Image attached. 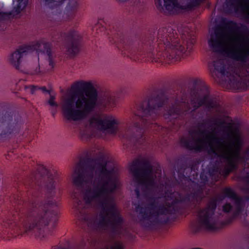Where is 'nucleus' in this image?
<instances>
[{
  "mask_svg": "<svg viewBox=\"0 0 249 249\" xmlns=\"http://www.w3.org/2000/svg\"><path fill=\"white\" fill-rule=\"evenodd\" d=\"M195 42L194 38L183 33L178 35L171 27L159 30L154 47L157 55L152 61L161 64H169L189 55Z\"/></svg>",
  "mask_w": 249,
  "mask_h": 249,
  "instance_id": "nucleus-3",
  "label": "nucleus"
},
{
  "mask_svg": "<svg viewBox=\"0 0 249 249\" xmlns=\"http://www.w3.org/2000/svg\"><path fill=\"white\" fill-rule=\"evenodd\" d=\"M232 206L230 203H226L223 206V211L226 213H229L232 210Z\"/></svg>",
  "mask_w": 249,
  "mask_h": 249,
  "instance_id": "nucleus-33",
  "label": "nucleus"
},
{
  "mask_svg": "<svg viewBox=\"0 0 249 249\" xmlns=\"http://www.w3.org/2000/svg\"><path fill=\"white\" fill-rule=\"evenodd\" d=\"M174 196L178 195L179 199H175L171 204L166 206H158L155 199H153L151 202L148 204L144 208L142 207L139 204L136 206L137 211H139L141 214L142 220L150 221L153 218L158 219L161 216L166 217L165 219L161 221V222L167 223L171 218L172 214L179 213L178 208L179 204L186 201L187 197H181V195L178 193H174Z\"/></svg>",
  "mask_w": 249,
  "mask_h": 249,
  "instance_id": "nucleus-6",
  "label": "nucleus"
},
{
  "mask_svg": "<svg viewBox=\"0 0 249 249\" xmlns=\"http://www.w3.org/2000/svg\"><path fill=\"white\" fill-rule=\"evenodd\" d=\"M206 138L209 141H210L211 142H213L218 145L223 144V142H220V139L219 138H217L214 135H207V136H206Z\"/></svg>",
  "mask_w": 249,
  "mask_h": 249,
  "instance_id": "nucleus-29",
  "label": "nucleus"
},
{
  "mask_svg": "<svg viewBox=\"0 0 249 249\" xmlns=\"http://www.w3.org/2000/svg\"><path fill=\"white\" fill-rule=\"evenodd\" d=\"M93 136V133L85 127L80 131V136L83 140H88Z\"/></svg>",
  "mask_w": 249,
  "mask_h": 249,
  "instance_id": "nucleus-27",
  "label": "nucleus"
},
{
  "mask_svg": "<svg viewBox=\"0 0 249 249\" xmlns=\"http://www.w3.org/2000/svg\"><path fill=\"white\" fill-rule=\"evenodd\" d=\"M247 200H249V197H247Z\"/></svg>",
  "mask_w": 249,
  "mask_h": 249,
  "instance_id": "nucleus-43",
  "label": "nucleus"
},
{
  "mask_svg": "<svg viewBox=\"0 0 249 249\" xmlns=\"http://www.w3.org/2000/svg\"><path fill=\"white\" fill-rule=\"evenodd\" d=\"M180 142L183 147L190 150L200 152L203 148L202 146L198 144L202 142L200 139H197L196 142H194L193 140L182 138L180 139Z\"/></svg>",
  "mask_w": 249,
  "mask_h": 249,
  "instance_id": "nucleus-23",
  "label": "nucleus"
},
{
  "mask_svg": "<svg viewBox=\"0 0 249 249\" xmlns=\"http://www.w3.org/2000/svg\"><path fill=\"white\" fill-rule=\"evenodd\" d=\"M225 3L229 12H231L232 8L236 12L237 6H240L243 11L248 12L247 17L249 19V0H226Z\"/></svg>",
  "mask_w": 249,
  "mask_h": 249,
  "instance_id": "nucleus-22",
  "label": "nucleus"
},
{
  "mask_svg": "<svg viewBox=\"0 0 249 249\" xmlns=\"http://www.w3.org/2000/svg\"><path fill=\"white\" fill-rule=\"evenodd\" d=\"M244 180L249 184V174L247 175L245 178H244Z\"/></svg>",
  "mask_w": 249,
  "mask_h": 249,
  "instance_id": "nucleus-36",
  "label": "nucleus"
},
{
  "mask_svg": "<svg viewBox=\"0 0 249 249\" xmlns=\"http://www.w3.org/2000/svg\"><path fill=\"white\" fill-rule=\"evenodd\" d=\"M213 66L215 71L229 77L228 84L233 90H246L249 88V71H247V74L243 77H241L237 73L230 74L229 75L223 61L220 59L214 61Z\"/></svg>",
  "mask_w": 249,
  "mask_h": 249,
  "instance_id": "nucleus-11",
  "label": "nucleus"
},
{
  "mask_svg": "<svg viewBox=\"0 0 249 249\" xmlns=\"http://www.w3.org/2000/svg\"><path fill=\"white\" fill-rule=\"evenodd\" d=\"M129 169L137 184L135 190L137 197L140 196V186L143 192L153 189L155 182L153 177L152 166L150 162L145 160H136L130 165Z\"/></svg>",
  "mask_w": 249,
  "mask_h": 249,
  "instance_id": "nucleus-7",
  "label": "nucleus"
},
{
  "mask_svg": "<svg viewBox=\"0 0 249 249\" xmlns=\"http://www.w3.org/2000/svg\"><path fill=\"white\" fill-rule=\"evenodd\" d=\"M28 0H13V8L8 12H0V26L3 22L19 14L27 6Z\"/></svg>",
  "mask_w": 249,
  "mask_h": 249,
  "instance_id": "nucleus-19",
  "label": "nucleus"
},
{
  "mask_svg": "<svg viewBox=\"0 0 249 249\" xmlns=\"http://www.w3.org/2000/svg\"><path fill=\"white\" fill-rule=\"evenodd\" d=\"M36 51L38 55L46 54L49 58V65L53 68V62L52 59L51 45L49 43H45L42 41L32 43L30 45L20 46L16 51L13 53L10 57V61L17 69L19 68L21 58L28 53Z\"/></svg>",
  "mask_w": 249,
  "mask_h": 249,
  "instance_id": "nucleus-10",
  "label": "nucleus"
},
{
  "mask_svg": "<svg viewBox=\"0 0 249 249\" xmlns=\"http://www.w3.org/2000/svg\"><path fill=\"white\" fill-rule=\"evenodd\" d=\"M12 131H13V129H11L10 127H8V130H7V131L6 132L4 131L3 133V132L1 133L0 134V135L1 136H4V135H7L8 133L10 134V133H12Z\"/></svg>",
  "mask_w": 249,
  "mask_h": 249,
  "instance_id": "nucleus-35",
  "label": "nucleus"
},
{
  "mask_svg": "<svg viewBox=\"0 0 249 249\" xmlns=\"http://www.w3.org/2000/svg\"><path fill=\"white\" fill-rule=\"evenodd\" d=\"M28 88H30L32 94H34L36 91L39 89L41 90L44 93H47L49 94H51L50 90H47L45 87H40L32 85L29 86Z\"/></svg>",
  "mask_w": 249,
  "mask_h": 249,
  "instance_id": "nucleus-28",
  "label": "nucleus"
},
{
  "mask_svg": "<svg viewBox=\"0 0 249 249\" xmlns=\"http://www.w3.org/2000/svg\"><path fill=\"white\" fill-rule=\"evenodd\" d=\"M96 244V242L95 241L91 242L88 239L86 241L84 239H82L80 243L74 248L71 247L69 244H66L58 247H54L52 249H86L89 248H91V249H123L124 248L123 243L120 240L112 242L110 246L105 245L99 248L94 247Z\"/></svg>",
  "mask_w": 249,
  "mask_h": 249,
  "instance_id": "nucleus-17",
  "label": "nucleus"
},
{
  "mask_svg": "<svg viewBox=\"0 0 249 249\" xmlns=\"http://www.w3.org/2000/svg\"><path fill=\"white\" fill-rule=\"evenodd\" d=\"M107 215H110L112 220L107 218L101 213L99 218L92 221L90 226L99 231H106L109 227L113 234L120 235L123 231V218L118 213L114 205H111L105 211Z\"/></svg>",
  "mask_w": 249,
  "mask_h": 249,
  "instance_id": "nucleus-9",
  "label": "nucleus"
},
{
  "mask_svg": "<svg viewBox=\"0 0 249 249\" xmlns=\"http://www.w3.org/2000/svg\"><path fill=\"white\" fill-rule=\"evenodd\" d=\"M219 124L220 125H222L223 124H225V122L222 121V122H220Z\"/></svg>",
  "mask_w": 249,
  "mask_h": 249,
  "instance_id": "nucleus-39",
  "label": "nucleus"
},
{
  "mask_svg": "<svg viewBox=\"0 0 249 249\" xmlns=\"http://www.w3.org/2000/svg\"><path fill=\"white\" fill-rule=\"evenodd\" d=\"M168 100L169 99L167 98L166 95L161 93L156 97L150 98L147 103L146 107H144V103H142L140 107V110L143 114V117H148L152 116L153 114L158 113L160 108L166 104Z\"/></svg>",
  "mask_w": 249,
  "mask_h": 249,
  "instance_id": "nucleus-16",
  "label": "nucleus"
},
{
  "mask_svg": "<svg viewBox=\"0 0 249 249\" xmlns=\"http://www.w3.org/2000/svg\"><path fill=\"white\" fill-rule=\"evenodd\" d=\"M229 130H231V124L229 123L228 125L226 127Z\"/></svg>",
  "mask_w": 249,
  "mask_h": 249,
  "instance_id": "nucleus-37",
  "label": "nucleus"
},
{
  "mask_svg": "<svg viewBox=\"0 0 249 249\" xmlns=\"http://www.w3.org/2000/svg\"><path fill=\"white\" fill-rule=\"evenodd\" d=\"M223 192L226 197L234 200V201L235 210L232 216V219H234L239 215L243 210L244 202L243 198L238 196L234 191L230 187H226L224 188Z\"/></svg>",
  "mask_w": 249,
  "mask_h": 249,
  "instance_id": "nucleus-20",
  "label": "nucleus"
},
{
  "mask_svg": "<svg viewBox=\"0 0 249 249\" xmlns=\"http://www.w3.org/2000/svg\"><path fill=\"white\" fill-rule=\"evenodd\" d=\"M55 97L53 95H51L49 100H48L49 105L53 107H55L56 108L58 107L57 104L55 102Z\"/></svg>",
  "mask_w": 249,
  "mask_h": 249,
  "instance_id": "nucleus-32",
  "label": "nucleus"
},
{
  "mask_svg": "<svg viewBox=\"0 0 249 249\" xmlns=\"http://www.w3.org/2000/svg\"><path fill=\"white\" fill-rule=\"evenodd\" d=\"M201 0H157L155 4L158 9L164 8L170 14H177L182 10L188 11L200 4Z\"/></svg>",
  "mask_w": 249,
  "mask_h": 249,
  "instance_id": "nucleus-12",
  "label": "nucleus"
},
{
  "mask_svg": "<svg viewBox=\"0 0 249 249\" xmlns=\"http://www.w3.org/2000/svg\"><path fill=\"white\" fill-rule=\"evenodd\" d=\"M222 26L223 28L228 30L232 33L237 32L241 28L235 21L225 18L223 19L222 21Z\"/></svg>",
  "mask_w": 249,
  "mask_h": 249,
  "instance_id": "nucleus-26",
  "label": "nucleus"
},
{
  "mask_svg": "<svg viewBox=\"0 0 249 249\" xmlns=\"http://www.w3.org/2000/svg\"><path fill=\"white\" fill-rule=\"evenodd\" d=\"M197 80L195 81V87L191 91V109L189 105L186 103L183 99L179 101L177 100L174 105L168 109L164 114V118L170 121L174 119H182L186 115L195 111L202 105H206L210 108H215L218 106L216 100L210 95V91L208 87Z\"/></svg>",
  "mask_w": 249,
  "mask_h": 249,
  "instance_id": "nucleus-5",
  "label": "nucleus"
},
{
  "mask_svg": "<svg viewBox=\"0 0 249 249\" xmlns=\"http://www.w3.org/2000/svg\"><path fill=\"white\" fill-rule=\"evenodd\" d=\"M217 205L216 198L211 199L205 207L200 209L197 213V222H192L191 227L195 232L205 229L209 231H215L220 229L222 223L215 214Z\"/></svg>",
  "mask_w": 249,
  "mask_h": 249,
  "instance_id": "nucleus-8",
  "label": "nucleus"
},
{
  "mask_svg": "<svg viewBox=\"0 0 249 249\" xmlns=\"http://www.w3.org/2000/svg\"><path fill=\"white\" fill-rule=\"evenodd\" d=\"M41 168L47 174L48 182L45 188L51 198L45 203H33L25 213H18V218L13 217L11 219L3 220L2 226L14 230L17 235H34L43 240L53 233V231L46 227L49 221L53 218L55 220L58 214L59 201L52 197L55 194V186L59 178L56 171L51 174L44 166Z\"/></svg>",
  "mask_w": 249,
  "mask_h": 249,
  "instance_id": "nucleus-1",
  "label": "nucleus"
},
{
  "mask_svg": "<svg viewBox=\"0 0 249 249\" xmlns=\"http://www.w3.org/2000/svg\"><path fill=\"white\" fill-rule=\"evenodd\" d=\"M228 136L229 138H230L231 137V135L230 134H228Z\"/></svg>",
  "mask_w": 249,
  "mask_h": 249,
  "instance_id": "nucleus-41",
  "label": "nucleus"
},
{
  "mask_svg": "<svg viewBox=\"0 0 249 249\" xmlns=\"http://www.w3.org/2000/svg\"><path fill=\"white\" fill-rule=\"evenodd\" d=\"M90 127L98 130L107 131L111 134H115L118 128V121L111 115H96L89 119Z\"/></svg>",
  "mask_w": 249,
  "mask_h": 249,
  "instance_id": "nucleus-15",
  "label": "nucleus"
},
{
  "mask_svg": "<svg viewBox=\"0 0 249 249\" xmlns=\"http://www.w3.org/2000/svg\"><path fill=\"white\" fill-rule=\"evenodd\" d=\"M212 151H213V153H215V151H214V150H213H213H212Z\"/></svg>",
  "mask_w": 249,
  "mask_h": 249,
  "instance_id": "nucleus-42",
  "label": "nucleus"
},
{
  "mask_svg": "<svg viewBox=\"0 0 249 249\" xmlns=\"http://www.w3.org/2000/svg\"><path fill=\"white\" fill-rule=\"evenodd\" d=\"M45 5L49 6L52 8L59 6L65 2H67L64 15L68 19L72 18L77 9L80 0H42Z\"/></svg>",
  "mask_w": 249,
  "mask_h": 249,
  "instance_id": "nucleus-18",
  "label": "nucleus"
},
{
  "mask_svg": "<svg viewBox=\"0 0 249 249\" xmlns=\"http://www.w3.org/2000/svg\"><path fill=\"white\" fill-rule=\"evenodd\" d=\"M107 160L104 154L95 158H89L85 161V166L82 168L78 164L74 172L73 183L77 187H82L84 184L92 181L94 172L105 178L106 180H101L93 188H88L83 193L84 199L87 204L93 202H101L107 195L114 192L118 185V178L114 168L107 169Z\"/></svg>",
  "mask_w": 249,
  "mask_h": 249,
  "instance_id": "nucleus-2",
  "label": "nucleus"
},
{
  "mask_svg": "<svg viewBox=\"0 0 249 249\" xmlns=\"http://www.w3.org/2000/svg\"><path fill=\"white\" fill-rule=\"evenodd\" d=\"M52 115H53V116H54V115H55V113H56V110H52Z\"/></svg>",
  "mask_w": 249,
  "mask_h": 249,
  "instance_id": "nucleus-38",
  "label": "nucleus"
},
{
  "mask_svg": "<svg viewBox=\"0 0 249 249\" xmlns=\"http://www.w3.org/2000/svg\"><path fill=\"white\" fill-rule=\"evenodd\" d=\"M208 44L213 52H221L224 51V44L218 38L211 37L208 40Z\"/></svg>",
  "mask_w": 249,
  "mask_h": 249,
  "instance_id": "nucleus-24",
  "label": "nucleus"
},
{
  "mask_svg": "<svg viewBox=\"0 0 249 249\" xmlns=\"http://www.w3.org/2000/svg\"><path fill=\"white\" fill-rule=\"evenodd\" d=\"M215 34H216V36H219L222 38H226V36L224 34L223 32H218V31H216L215 32Z\"/></svg>",
  "mask_w": 249,
  "mask_h": 249,
  "instance_id": "nucleus-34",
  "label": "nucleus"
},
{
  "mask_svg": "<svg viewBox=\"0 0 249 249\" xmlns=\"http://www.w3.org/2000/svg\"><path fill=\"white\" fill-rule=\"evenodd\" d=\"M193 198L196 201H201L204 198L203 193L201 191H196L193 193L192 195Z\"/></svg>",
  "mask_w": 249,
  "mask_h": 249,
  "instance_id": "nucleus-30",
  "label": "nucleus"
},
{
  "mask_svg": "<svg viewBox=\"0 0 249 249\" xmlns=\"http://www.w3.org/2000/svg\"><path fill=\"white\" fill-rule=\"evenodd\" d=\"M68 44L67 51L71 54H75L80 50L82 36L80 34L75 30H71L67 36Z\"/></svg>",
  "mask_w": 249,
  "mask_h": 249,
  "instance_id": "nucleus-21",
  "label": "nucleus"
},
{
  "mask_svg": "<svg viewBox=\"0 0 249 249\" xmlns=\"http://www.w3.org/2000/svg\"><path fill=\"white\" fill-rule=\"evenodd\" d=\"M123 53L134 61H142L143 57L141 56V53L135 49L129 47H125L123 51Z\"/></svg>",
  "mask_w": 249,
  "mask_h": 249,
  "instance_id": "nucleus-25",
  "label": "nucleus"
},
{
  "mask_svg": "<svg viewBox=\"0 0 249 249\" xmlns=\"http://www.w3.org/2000/svg\"><path fill=\"white\" fill-rule=\"evenodd\" d=\"M226 150L220 155V157L225 159L228 166L223 171L225 176H228L230 173L236 169V162L240 159L241 150V142L239 138H236L231 142L227 145Z\"/></svg>",
  "mask_w": 249,
  "mask_h": 249,
  "instance_id": "nucleus-13",
  "label": "nucleus"
},
{
  "mask_svg": "<svg viewBox=\"0 0 249 249\" xmlns=\"http://www.w3.org/2000/svg\"><path fill=\"white\" fill-rule=\"evenodd\" d=\"M11 116H8L7 117L5 116L0 117V127L3 125L7 124L9 125V121L11 120Z\"/></svg>",
  "mask_w": 249,
  "mask_h": 249,
  "instance_id": "nucleus-31",
  "label": "nucleus"
},
{
  "mask_svg": "<svg viewBox=\"0 0 249 249\" xmlns=\"http://www.w3.org/2000/svg\"><path fill=\"white\" fill-rule=\"evenodd\" d=\"M241 28L248 34V36H237L232 38L235 42L241 44L236 50L230 51L229 55L234 60L245 63L249 57V29L243 24H241Z\"/></svg>",
  "mask_w": 249,
  "mask_h": 249,
  "instance_id": "nucleus-14",
  "label": "nucleus"
},
{
  "mask_svg": "<svg viewBox=\"0 0 249 249\" xmlns=\"http://www.w3.org/2000/svg\"><path fill=\"white\" fill-rule=\"evenodd\" d=\"M71 197H72V198L73 199H76V196H75V195H74V194H71Z\"/></svg>",
  "mask_w": 249,
  "mask_h": 249,
  "instance_id": "nucleus-40",
  "label": "nucleus"
},
{
  "mask_svg": "<svg viewBox=\"0 0 249 249\" xmlns=\"http://www.w3.org/2000/svg\"><path fill=\"white\" fill-rule=\"evenodd\" d=\"M71 88L74 90H82L84 94H79L75 102L72 96L66 99L62 105L63 114L68 120H83L95 108L97 92L89 82L77 81Z\"/></svg>",
  "mask_w": 249,
  "mask_h": 249,
  "instance_id": "nucleus-4",
  "label": "nucleus"
}]
</instances>
